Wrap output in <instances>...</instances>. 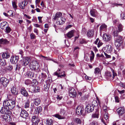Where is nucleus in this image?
<instances>
[{
  "mask_svg": "<svg viewBox=\"0 0 125 125\" xmlns=\"http://www.w3.org/2000/svg\"><path fill=\"white\" fill-rule=\"evenodd\" d=\"M119 86L122 87H123L125 88V85L122 83H121L119 84Z\"/></svg>",
  "mask_w": 125,
  "mask_h": 125,
  "instance_id": "338daca9",
  "label": "nucleus"
},
{
  "mask_svg": "<svg viewBox=\"0 0 125 125\" xmlns=\"http://www.w3.org/2000/svg\"><path fill=\"white\" fill-rule=\"evenodd\" d=\"M12 4L13 8L15 10L17 9L18 7L17 5V2L15 1H12Z\"/></svg>",
  "mask_w": 125,
  "mask_h": 125,
  "instance_id": "37998d69",
  "label": "nucleus"
},
{
  "mask_svg": "<svg viewBox=\"0 0 125 125\" xmlns=\"http://www.w3.org/2000/svg\"><path fill=\"white\" fill-rule=\"evenodd\" d=\"M41 76L42 78L45 79L47 77V75L45 73H41Z\"/></svg>",
  "mask_w": 125,
  "mask_h": 125,
  "instance_id": "4d7b16f0",
  "label": "nucleus"
},
{
  "mask_svg": "<svg viewBox=\"0 0 125 125\" xmlns=\"http://www.w3.org/2000/svg\"><path fill=\"white\" fill-rule=\"evenodd\" d=\"M74 31L72 30L66 34L67 37L69 38H71L73 36Z\"/></svg>",
  "mask_w": 125,
  "mask_h": 125,
  "instance_id": "b1692460",
  "label": "nucleus"
},
{
  "mask_svg": "<svg viewBox=\"0 0 125 125\" xmlns=\"http://www.w3.org/2000/svg\"><path fill=\"white\" fill-rule=\"evenodd\" d=\"M21 94L24 96L27 97L29 95L25 89L23 88H22L21 89Z\"/></svg>",
  "mask_w": 125,
  "mask_h": 125,
  "instance_id": "4be33fe9",
  "label": "nucleus"
},
{
  "mask_svg": "<svg viewBox=\"0 0 125 125\" xmlns=\"http://www.w3.org/2000/svg\"><path fill=\"white\" fill-rule=\"evenodd\" d=\"M69 95L70 97H74L76 96V92L73 88H70L69 90Z\"/></svg>",
  "mask_w": 125,
  "mask_h": 125,
  "instance_id": "9d476101",
  "label": "nucleus"
},
{
  "mask_svg": "<svg viewBox=\"0 0 125 125\" xmlns=\"http://www.w3.org/2000/svg\"><path fill=\"white\" fill-rule=\"evenodd\" d=\"M30 90L31 92L36 93L40 91V89L39 87L36 86L35 87L32 86L30 88Z\"/></svg>",
  "mask_w": 125,
  "mask_h": 125,
  "instance_id": "2eb2a0df",
  "label": "nucleus"
},
{
  "mask_svg": "<svg viewBox=\"0 0 125 125\" xmlns=\"http://www.w3.org/2000/svg\"><path fill=\"white\" fill-rule=\"evenodd\" d=\"M105 77L107 79L109 78L112 76V73H111L107 71L105 73Z\"/></svg>",
  "mask_w": 125,
  "mask_h": 125,
  "instance_id": "f704fd0d",
  "label": "nucleus"
},
{
  "mask_svg": "<svg viewBox=\"0 0 125 125\" xmlns=\"http://www.w3.org/2000/svg\"><path fill=\"white\" fill-rule=\"evenodd\" d=\"M0 82L3 86L6 87L9 84V80L6 78L2 77L0 78Z\"/></svg>",
  "mask_w": 125,
  "mask_h": 125,
  "instance_id": "20e7f679",
  "label": "nucleus"
},
{
  "mask_svg": "<svg viewBox=\"0 0 125 125\" xmlns=\"http://www.w3.org/2000/svg\"><path fill=\"white\" fill-rule=\"evenodd\" d=\"M26 75L28 76L31 78L33 77L35 75L34 73L32 72H31L30 71H28L26 73Z\"/></svg>",
  "mask_w": 125,
  "mask_h": 125,
  "instance_id": "cd10ccee",
  "label": "nucleus"
},
{
  "mask_svg": "<svg viewBox=\"0 0 125 125\" xmlns=\"http://www.w3.org/2000/svg\"><path fill=\"white\" fill-rule=\"evenodd\" d=\"M117 91L120 94H122L124 93L125 91L124 90H123L122 91H120L118 90H117Z\"/></svg>",
  "mask_w": 125,
  "mask_h": 125,
  "instance_id": "69168bd1",
  "label": "nucleus"
},
{
  "mask_svg": "<svg viewBox=\"0 0 125 125\" xmlns=\"http://www.w3.org/2000/svg\"><path fill=\"white\" fill-rule=\"evenodd\" d=\"M92 106H93V107H94L98 105V103L97 101H94L92 102Z\"/></svg>",
  "mask_w": 125,
  "mask_h": 125,
  "instance_id": "09e8293b",
  "label": "nucleus"
},
{
  "mask_svg": "<svg viewBox=\"0 0 125 125\" xmlns=\"http://www.w3.org/2000/svg\"><path fill=\"white\" fill-rule=\"evenodd\" d=\"M90 14L92 16L94 17H96L97 15V12L95 9H92L90 10Z\"/></svg>",
  "mask_w": 125,
  "mask_h": 125,
  "instance_id": "c756f323",
  "label": "nucleus"
},
{
  "mask_svg": "<svg viewBox=\"0 0 125 125\" xmlns=\"http://www.w3.org/2000/svg\"><path fill=\"white\" fill-rule=\"evenodd\" d=\"M65 20V19L61 17L56 21V23L59 25H62L64 23Z\"/></svg>",
  "mask_w": 125,
  "mask_h": 125,
  "instance_id": "f3484780",
  "label": "nucleus"
},
{
  "mask_svg": "<svg viewBox=\"0 0 125 125\" xmlns=\"http://www.w3.org/2000/svg\"><path fill=\"white\" fill-rule=\"evenodd\" d=\"M8 13H10L9 15L10 16H13V13L12 11L10 10L8 11Z\"/></svg>",
  "mask_w": 125,
  "mask_h": 125,
  "instance_id": "e2e57ef3",
  "label": "nucleus"
},
{
  "mask_svg": "<svg viewBox=\"0 0 125 125\" xmlns=\"http://www.w3.org/2000/svg\"><path fill=\"white\" fill-rule=\"evenodd\" d=\"M1 118L2 119V120L8 121L7 119L8 118H10V115L8 114H5V115H2L1 116Z\"/></svg>",
  "mask_w": 125,
  "mask_h": 125,
  "instance_id": "393cba45",
  "label": "nucleus"
},
{
  "mask_svg": "<svg viewBox=\"0 0 125 125\" xmlns=\"http://www.w3.org/2000/svg\"><path fill=\"white\" fill-rule=\"evenodd\" d=\"M37 83V81L35 79H33L32 80V81L31 82V83L32 85L33 86H34L36 85V83Z\"/></svg>",
  "mask_w": 125,
  "mask_h": 125,
  "instance_id": "864d4df0",
  "label": "nucleus"
},
{
  "mask_svg": "<svg viewBox=\"0 0 125 125\" xmlns=\"http://www.w3.org/2000/svg\"><path fill=\"white\" fill-rule=\"evenodd\" d=\"M107 26L104 24H102L100 27V29L101 31H105L107 30Z\"/></svg>",
  "mask_w": 125,
  "mask_h": 125,
  "instance_id": "a878e982",
  "label": "nucleus"
},
{
  "mask_svg": "<svg viewBox=\"0 0 125 125\" xmlns=\"http://www.w3.org/2000/svg\"><path fill=\"white\" fill-rule=\"evenodd\" d=\"M73 121L74 122H76L78 124H80L81 122L80 120L78 118H76L74 119Z\"/></svg>",
  "mask_w": 125,
  "mask_h": 125,
  "instance_id": "a18cd8bd",
  "label": "nucleus"
},
{
  "mask_svg": "<svg viewBox=\"0 0 125 125\" xmlns=\"http://www.w3.org/2000/svg\"><path fill=\"white\" fill-rule=\"evenodd\" d=\"M30 36L31 37V39H34L35 38V36L34 34L33 33H32L30 35Z\"/></svg>",
  "mask_w": 125,
  "mask_h": 125,
  "instance_id": "bf43d9fd",
  "label": "nucleus"
},
{
  "mask_svg": "<svg viewBox=\"0 0 125 125\" xmlns=\"http://www.w3.org/2000/svg\"><path fill=\"white\" fill-rule=\"evenodd\" d=\"M21 115L23 118H26L28 117L29 114L26 111L22 110L21 112Z\"/></svg>",
  "mask_w": 125,
  "mask_h": 125,
  "instance_id": "dca6fc26",
  "label": "nucleus"
},
{
  "mask_svg": "<svg viewBox=\"0 0 125 125\" xmlns=\"http://www.w3.org/2000/svg\"><path fill=\"white\" fill-rule=\"evenodd\" d=\"M25 83L27 85H30L31 83V81L29 79H27L25 81Z\"/></svg>",
  "mask_w": 125,
  "mask_h": 125,
  "instance_id": "de8ad7c7",
  "label": "nucleus"
},
{
  "mask_svg": "<svg viewBox=\"0 0 125 125\" xmlns=\"http://www.w3.org/2000/svg\"><path fill=\"white\" fill-rule=\"evenodd\" d=\"M15 102L14 100H12L9 99L6 100L3 102V106L4 107H8L10 110L12 109L15 106Z\"/></svg>",
  "mask_w": 125,
  "mask_h": 125,
  "instance_id": "f257e3e1",
  "label": "nucleus"
},
{
  "mask_svg": "<svg viewBox=\"0 0 125 125\" xmlns=\"http://www.w3.org/2000/svg\"><path fill=\"white\" fill-rule=\"evenodd\" d=\"M8 26V24L6 22H2L0 23V28L2 29H4Z\"/></svg>",
  "mask_w": 125,
  "mask_h": 125,
  "instance_id": "412c9836",
  "label": "nucleus"
},
{
  "mask_svg": "<svg viewBox=\"0 0 125 125\" xmlns=\"http://www.w3.org/2000/svg\"><path fill=\"white\" fill-rule=\"evenodd\" d=\"M37 114H35V115H34L32 116V121L35 122H39L40 121V119L39 117L36 115Z\"/></svg>",
  "mask_w": 125,
  "mask_h": 125,
  "instance_id": "a211bd4d",
  "label": "nucleus"
},
{
  "mask_svg": "<svg viewBox=\"0 0 125 125\" xmlns=\"http://www.w3.org/2000/svg\"><path fill=\"white\" fill-rule=\"evenodd\" d=\"M117 50V51L115 50V53L116 54V57L118 56V54L119 53V50L118 49Z\"/></svg>",
  "mask_w": 125,
  "mask_h": 125,
  "instance_id": "052dcab7",
  "label": "nucleus"
},
{
  "mask_svg": "<svg viewBox=\"0 0 125 125\" xmlns=\"http://www.w3.org/2000/svg\"><path fill=\"white\" fill-rule=\"evenodd\" d=\"M50 86L46 84V85H45L44 86V90L45 91L48 90Z\"/></svg>",
  "mask_w": 125,
  "mask_h": 125,
  "instance_id": "603ef678",
  "label": "nucleus"
},
{
  "mask_svg": "<svg viewBox=\"0 0 125 125\" xmlns=\"http://www.w3.org/2000/svg\"><path fill=\"white\" fill-rule=\"evenodd\" d=\"M46 124L47 125H52L53 120L52 119L48 120L46 121Z\"/></svg>",
  "mask_w": 125,
  "mask_h": 125,
  "instance_id": "79ce46f5",
  "label": "nucleus"
},
{
  "mask_svg": "<svg viewBox=\"0 0 125 125\" xmlns=\"http://www.w3.org/2000/svg\"><path fill=\"white\" fill-rule=\"evenodd\" d=\"M123 41L122 36H118L116 40L115 41V45L117 47H119L121 46Z\"/></svg>",
  "mask_w": 125,
  "mask_h": 125,
  "instance_id": "f03ea898",
  "label": "nucleus"
},
{
  "mask_svg": "<svg viewBox=\"0 0 125 125\" xmlns=\"http://www.w3.org/2000/svg\"><path fill=\"white\" fill-rule=\"evenodd\" d=\"M104 40L106 42L110 41L112 39V37L111 35L106 33H104L103 36Z\"/></svg>",
  "mask_w": 125,
  "mask_h": 125,
  "instance_id": "0eeeda50",
  "label": "nucleus"
},
{
  "mask_svg": "<svg viewBox=\"0 0 125 125\" xmlns=\"http://www.w3.org/2000/svg\"><path fill=\"white\" fill-rule=\"evenodd\" d=\"M30 103V102L29 101V99H27V101H26L25 103V108H27L29 107V106Z\"/></svg>",
  "mask_w": 125,
  "mask_h": 125,
  "instance_id": "a19ab883",
  "label": "nucleus"
},
{
  "mask_svg": "<svg viewBox=\"0 0 125 125\" xmlns=\"http://www.w3.org/2000/svg\"><path fill=\"white\" fill-rule=\"evenodd\" d=\"M0 64L2 66H4L6 64V62L4 59L0 60Z\"/></svg>",
  "mask_w": 125,
  "mask_h": 125,
  "instance_id": "ea45409f",
  "label": "nucleus"
},
{
  "mask_svg": "<svg viewBox=\"0 0 125 125\" xmlns=\"http://www.w3.org/2000/svg\"><path fill=\"white\" fill-rule=\"evenodd\" d=\"M6 32L7 33H9L10 32L11 29L8 26L5 28Z\"/></svg>",
  "mask_w": 125,
  "mask_h": 125,
  "instance_id": "3c124183",
  "label": "nucleus"
},
{
  "mask_svg": "<svg viewBox=\"0 0 125 125\" xmlns=\"http://www.w3.org/2000/svg\"><path fill=\"white\" fill-rule=\"evenodd\" d=\"M92 117L93 118H98V115L96 114H93L92 115Z\"/></svg>",
  "mask_w": 125,
  "mask_h": 125,
  "instance_id": "0e129e2a",
  "label": "nucleus"
},
{
  "mask_svg": "<svg viewBox=\"0 0 125 125\" xmlns=\"http://www.w3.org/2000/svg\"><path fill=\"white\" fill-rule=\"evenodd\" d=\"M27 2L26 0L19 2L18 4L19 6L21 9H24L27 5Z\"/></svg>",
  "mask_w": 125,
  "mask_h": 125,
  "instance_id": "6e6552de",
  "label": "nucleus"
},
{
  "mask_svg": "<svg viewBox=\"0 0 125 125\" xmlns=\"http://www.w3.org/2000/svg\"><path fill=\"white\" fill-rule=\"evenodd\" d=\"M38 63L36 61H33L30 62V68L32 70H34L38 68L37 66Z\"/></svg>",
  "mask_w": 125,
  "mask_h": 125,
  "instance_id": "423d86ee",
  "label": "nucleus"
},
{
  "mask_svg": "<svg viewBox=\"0 0 125 125\" xmlns=\"http://www.w3.org/2000/svg\"><path fill=\"white\" fill-rule=\"evenodd\" d=\"M62 13L60 12L57 13L55 15V16L53 18L54 20L57 21L59 19H60L62 17Z\"/></svg>",
  "mask_w": 125,
  "mask_h": 125,
  "instance_id": "6ab92c4d",
  "label": "nucleus"
},
{
  "mask_svg": "<svg viewBox=\"0 0 125 125\" xmlns=\"http://www.w3.org/2000/svg\"><path fill=\"white\" fill-rule=\"evenodd\" d=\"M94 108L93 106L89 104L87 105L85 108V110L88 113H90L93 111Z\"/></svg>",
  "mask_w": 125,
  "mask_h": 125,
  "instance_id": "9b49d317",
  "label": "nucleus"
},
{
  "mask_svg": "<svg viewBox=\"0 0 125 125\" xmlns=\"http://www.w3.org/2000/svg\"><path fill=\"white\" fill-rule=\"evenodd\" d=\"M119 32V31H118L117 30L116 31L115 30H114V31H113V32L114 36V37L118 36V33Z\"/></svg>",
  "mask_w": 125,
  "mask_h": 125,
  "instance_id": "49530a36",
  "label": "nucleus"
},
{
  "mask_svg": "<svg viewBox=\"0 0 125 125\" xmlns=\"http://www.w3.org/2000/svg\"><path fill=\"white\" fill-rule=\"evenodd\" d=\"M2 56L3 58L7 59L10 57L9 53L7 52H3L2 54Z\"/></svg>",
  "mask_w": 125,
  "mask_h": 125,
  "instance_id": "c85d7f7f",
  "label": "nucleus"
},
{
  "mask_svg": "<svg viewBox=\"0 0 125 125\" xmlns=\"http://www.w3.org/2000/svg\"><path fill=\"white\" fill-rule=\"evenodd\" d=\"M8 41L6 39H0V43L1 44H5L7 43Z\"/></svg>",
  "mask_w": 125,
  "mask_h": 125,
  "instance_id": "58836bf2",
  "label": "nucleus"
},
{
  "mask_svg": "<svg viewBox=\"0 0 125 125\" xmlns=\"http://www.w3.org/2000/svg\"><path fill=\"white\" fill-rule=\"evenodd\" d=\"M87 35L88 37H92L94 35V32L92 30H90L87 32Z\"/></svg>",
  "mask_w": 125,
  "mask_h": 125,
  "instance_id": "2f4dec72",
  "label": "nucleus"
},
{
  "mask_svg": "<svg viewBox=\"0 0 125 125\" xmlns=\"http://www.w3.org/2000/svg\"><path fill=\"white\" fill-rule=\"evenodd\" d=\"M123 26L121 24H119L117 26L118 31L120 32L123 30Z\"/></svg>",
  "mask_w": 125,
  "mask_h": 125,
  "instance_id": "473e14b6",
  "label": "nucleus"
},
{
  "mask_svg": "<svg viewBox=\"0 0 125 125\" xmlns=\"http://www.w3.org/2000/svg\"><path fill=\"white\" fill-rule=\"evenodd\" d=\"M60 69H58L57 72H55L54 73V74L57 76L58 77H65V74L63 73V74L62 72H60Z\"/></svg>",
  "mask_w": 125,
  "mask_h": 125,
  "instance_id": "ddd939ff",
  "label": "nucleus"
},
{
  "mask_svg": "<svg viewBox=\"0 0 125 125\" xmlns=\"http://www.w3.org/2000/svg\"><path fill=\"white\" fill-rule=\"evenodd\" d=\"M105 55L107 58H111V56L110 55H108L105 52H104Z\"/></svg>",
  "mask_w": 125,
  "mask_h": 125,
  "instance_id": "680f3d73",
  "label": "nucleus"
},
{
  "mask_svg": "<svg viewBox=\"0 0 125 125\" xmlns=\"http://www.w3.org/2000/svg\"><path fill=\"white\" fill-rule=\"evenodd\" d=\"M104 119L106 120V121H108V114L107 113H105L104 115Z\"/></svg>",
  "mask_w": 125,
  "mask_h": 125,
  "instance_id": "8fccbe9b",
  "label": "nucleus"
},
{
  "mask_svg": "<svg viewBox=\"0 0 125 125\" xmlns=\"http://www.w3.org/2000/svg\"><path fill=\"white\" fill-rule=\"evenodd\" d=\"M66 112L65 110L64 109H62L61 110L60 113L61 115H64Z\"/></svg>",
  "mask_w": 125,
  "mask_h": 125,
  "instance_id": "13d9d810",
  "label": "nucleus"
},
{
  "mask_svg": "<svg viewBox=\"0 0 125 125\" xmlns=\"http://www.w3.org/2000/svg\"><path fill=\"white\" fill-rule=\"evenodd\" d=\"M84 107L82 105H79L76 109V113L78 115H81L84 111Z\"/></svg>",
  "mask_w": 125,
  "mask_h": 125,
  "instance_id": "39448f33",
  "label": "nucleus"
},
{
  "mask_svg": "<svg viewBox=\"0 0 125 125\" xmlns=\"http://www.w3.org/2000/svg\"><path fill=\"white\" fill-rule=\"evenodd\" d=\"M103 43L100 40H99L97 44V47L98 48L100 47L103 44Z\"/></svg>",
  "mask_w": 125,
  "mask_h": 125,
  "instance_id": "6e6d98bb",
  "label": "nucleus"
},
{
  "mask_svg": "<svg viewBox=\"0 0 125 125\" xmlns=\"http://www.w3.org/2000/svg\"><path fill=\"white\" fill-rule=\"evenodd\" d=\"M116 111L119 115H122L125 112V110L124 107H122L118 108Z\"/></svg>",
  "mask_w": 125,
  "mask_h": 125,
  "instance_id": "1a4fd4ad",
  "label": "nucleus"
},
{
  "mask_svg": "<svg viewBox=\"0 0 125 125\" xmlns=\"http://www.w3.org/2000/svg\"><path fill=\"white\" fill-rule=\"evenodd\" d=\"M35 110V111H36V113H37L38 114H39L42 111V108L41 106H40L38 107H36ZM36 114H37V113Z\"/></svg>",
  "mask_w": 125,
  "mask_h": 125,
  "instance_id": "72a5a7b5",
  "label": "nucleus"
},
{
  "mask_svg": "<svg viewBox=\"0 0 125 125\" xmlns=\"http://www.w3.org/2000/svg\"><path fill=\"white\" fill-rule=\"evenodd\" d=\"M11 91L12 94L14 95H17L18 94V92L17 89L14 86L11 88Z\"/></svg>",
  "mask_w": 125,
  "mask_h": 125,
  "instance_id": "5701e85b",
  "label": "nucleus"
},
{
  "mask_svg": "<svg viewBox=\"0 0 125 125\" xmlns=\"http://www.w3.org/2000/svg\"><path fill=\"white\" fill-rule=\"evenodd\" d=\"M31 59L28 57H25L23 58L22 60H21L20 63L21 65L24 66L27 65L30 61Z\"/></svg>",
  "mask_w": 125,
  "mask_h": 125,
  "instance_id": "7ed1b4c3",
  "label": "nucleus"
},
{
  "mask_svg": "<svg viewBox=\"0 0 125 125\" xmlns=\"http://www.w3.org/2000/svg\"><path fill=\"white\" fill-rule=\"evenodd\" d=\"M18 59L19 57L18 56H12L11 57L10 60L12 63L15 64L17 62Z\"/></svg>",
  "mask_w": 125,
  "mask_h": 125,
  "instance_id": "4468645a",
  "label": "nucleus"
},
{
  "mask_svg": "<svg viewBox=\"0 0 125 125\" xmlns=\"http://www.w3.org/2000/svg\"><path fill=\"white\" fill-rule=\"evenodd\" d=\"M53 116L58 118L59 119H63L64 118V117L62 116L61 115L58 114H56L54 115Z\"/></svg>",
  "mask_w": 125,
  "mask_h": 125,
  "instance_id": "c9c22d12",
  "label": "nucleus"
},
{
  "mask_svg": "<svg viewBox=\"0 0 125 125\" xmlns=\"http://www.w3.org/2000/svg\"><path fill=\"white\" fill-rule=\"evenodd\" d=\"M52 82V80L51 78L48 77V79L46 81V84L50 86Z\"/></svg>",
  "mask_w": 125,
  "mask_h": 125,
  "instance_id": "4c0bfd02",
  "label": "nucleus"
},
{
  "mask_svg": "<svg viewBox=\"0 0 125 125\" xmlns=\"http://www.w3.org/2000/svg\"><path fill=\"white\" fill-rule=\"evenodd\" d=\"M72 27V25H68V26H67L65 28V30H67L68 29L71 28Z\"/></svg>",
  "mask_w": 125,
  "mask_h": 125,
  "instance_id": "774afa93",
  "label": "nucleus"
},
{
  "mask_svg": "<svg viewBox=\"0 0 125 125\" xmlns=\"http://www.w3.org/2000/svg\"><path fill=\"white\" fill-rule=\"evenodd\" d=\"M6 70L8 71H11L13 69L12 66L11 65H9L7 66L6 68Z\"/></svg>",
  "mask_w": 125,
  "mask_h": 125,
  "instance_id": "c03bdc74",
  "label": "nucleus"
},
{
  "mask_svg": "<svg viewBox=\"0 0 125 125\" xmlns=\"http://www.w3.org/2000/svg\"><path fill=\"white\" fill-rule=\"evenodd\" d=\"M34 103L36 105H38L40 103L41 100L39 98H36L34 99Z\"/></svg>",
  "mask_w": 125,
  "mask_h": 125,
  "instance_id": "7c9ffc66",
  "label": "nucleus"
},
{
  "mask_svg": "<svg viewBox=\"0 0 125 125\" xmlns=\"http://www.w3.org/2000/svg\"><path fill=\"white\" fill-rule=\"evenodd\" d=\"M101 70L98 67H96L94 69V73L96 75L100 74Z\"/></svg>",
  "mask_w": 125,
  "mask_h": 125,
  "instance_id": "bb28decb",
  "label": "nucleus"
},
{
  "mask_svg": "<svg viewBox=\"0 0 125 125\" xmlns=\"http://www.w3.org/2000/svg\"><path fill=\"white\" fill-rule=\"evenodd\" d=\"M115 102L117 103L119 102V99L118 97L117 96H115Z\"/></svg>",
  "mask_w": 125,
  "mask_h": 125,
  "instance_id": "5fc2aeb1",
  "label": "nucleus"
},
{
  "mask_svg": "<svg viewBox=\"0 0 125 125\" xmlns=\"http://www.w3.org/2000/svg\"><path fill=\"white\" fill-rule=\"evenodd\" d=\"M106 50V52L108 53H111L112 51V47L110 45H108L106 46L105 47Z\"/></svg>",
  "mask_w": 125,
  "mask_h": 125,
  "instance_id": "aec40b11",
  "label": "nucleus"
},
{
  "mask_svg": "<svg viewBox=\"0 0 125 125\" xmlns=\"http://www.w3.org/2000/svg\"><path fill=\"white\" fill-rule=\"evenodd\" d=\"M91 53L90 54V60L91 62H92L94 59V54L93 51H91Z\"/></svg>",
  "mask_w": 125,
  "mask_h": 125,
  "instance_id": "e433bc0d",
  "label": "nucleus"
},
{
  "mask_svg": "<svg viewBox=\"0 0 125 125\" xmlns=\"http://www.w3.org/2000/svg\"><path fill=\"white\" fill-rule=\"evenodd\" d=\"M6 107H2L1 110L0 111V112L2 114H10L11 112L9 110V109H7Z\"/></svg>",
  "mask_w": 125,
  "mask_h": 125,
  "instance_id": "f8f14e48",
  "label": "nucleus"
}]
</instances>
